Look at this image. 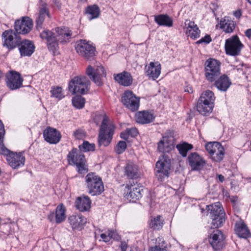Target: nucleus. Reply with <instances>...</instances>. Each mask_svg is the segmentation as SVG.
<instances>
[{
  "label": "nucleus",
  "mask_w": 251,
  "mask_h": 251,
  "mask_svg": "<svg viewBox=\"0 0 251 251\" xmlns=\"http://www.w3.org/2000/svg\"><path fill=\"white\" fill-rule=\"evenodd\" d=\"M72 31L67 27H57L51 30H44L40 34L42 39L47 41L49 50L55 54L58 50V43H66L71 38Z\"/></svg>",
  "instance_id": "obj_1"
},
{
  "label": "nucleus",
  "mask_w": 251,
  "mask_h": 251,
  "mask_svg": "<svg viewBox=\"0 0 251 251\" xmlns=\"http://www.w3.org/2000/svg\"><path fill=\"white\" fill-rule=\"evenodd\" d=\"M79 151L76 148H73L67 155V160L69 164L76 166L77 171L80 174L86 173L88 171V166L84 155L81 152L82 151H94L95 146L94 144H90L88 141H85L83 143L79 146Z\"/></svg>",
  "instance_id": "obj_2"
},
{
  "label": "nucleus",
  "mask_w": 251,
  "mask_h": 251,
  "mask_svg": "<svg viewBox=\"0 0 251 251\" xmlns=\"http://www.w3.org/2000/svg\"><path fill=\"white\" fill-rule=\"evenodd\" d=\"M3 45L8 49H13L19 47V51L21 56H30L31 55V42L25 40L21 41L19 35L13 36L12 30H6L2 34Z\"/></svg>",
  "instance_id": "obj_3"
},
{
  "label": "nucleus",
  "mask_w": 251,
  "mask_h": 251,
  "mask_svg": "<svg viewBox=\"0 0 251 251\" xmlns=\"http://www.w3.org/2000/svg\"><path fill=\"white\" fill-rule=\"evenodd\" d=\"M98 117L102 118L98 135V143L99 146L107 147L111 142L115 127L112 124H109V119L105 115H100Z\"/></svg>",
  "instance_id": "obj_4"
},
{
  "label": "nucleus",
  "mask_w": 251,
  "mask_h": 251,
  "mask_svg": "<svg viewBox=\"0 0 251 251\" xmlns=\"http://www.w3.org/2000/svg\"><path fill=\"white\" fill-rule=\"evenodd\" d=\"M85 179L87 192L91 196L100 195L104 191V185L101 178L96 173H88Z\"/></svg>",
  "instance_id": "obj_5"
},
{
  "label": "nucleus",
  "mask_w": 251,
  "mask_h": 251,
  "mask_svg": "<svg viewBox=\"0 0 251 251\" xmlns=\"http://www.w3.org/2000/svg\"><path fill=\"white\" fill-rule=\"evenodd\" d=\"M90 84V81L86 76H77L70 81L68 89L73 95L77 93L84 95L89 92Z\"/></svg>",
  "instance_id": "obj_6"
},
{
  "label": "nucleus",
  "mask_w": 251,
  "mask_h": 251,
  "mask_svg": "<svg viewBox=\"0 0 251 251\" xmlns=\"http://www.w3.org/2000/svg\"><path fill=\"white\" fill-rule=\"evenodd\" d=\"M208 213L212 220L211 227L218 228L221 226L225 221V213L220 202H215L208 206Z\"/></svg>",
  "instance_id": "obj_7"
},
{
  "label": "nucleus",
  "mask_w": 251,
  "mask_h": 251,
  "mask_svg": "<svg viewBox=\"0 0 251 251\" xmlns=\"http://www.w3.org/2000/svg\"><path fill=\"white\" fill-rule=\"evenodd\" d=\"M171 167V159L167 155H163L156 162L154 169V174L158 180L162 181L169 177Z\"/></svg>",
  "instance_id": "obj_8"
},
{
  "label": "nucleus",
  "mask_w": 251,
  "mask_h": 251,
  "mask_svg": "<svg viewBox=\"0 0 251 251\" xmlns=\"http://www.w3.org/2000/svg\"><path fill=\"white\" fill-rule=\"evenodd\" d=\"M221 63L215 59L209 58L204 64L205 76L207 81L213 82L220 76Z\"/></svg>",
  "instance_id": "obj_9"
},
{
  "label": "nucleus",
  "mask_w": 251,
  "mask_h": 251,
  "mask_svg": "<svg viewBox=\"0 0 251 251\" xmlns=\"http://www.w3.org/2000/svg\"><path fill=\"white\" fill-rule=\"evenodd\" d=\"M216 228L211 232H209L208 241L213 250L220 251L226 247V237L221 230Z\"/></svg>",
  "instance_id": "obj_10"
},
{
  "label": "nucleus",
  "mask_w": 251,
  "mask_h": 251,
  "mask_svg": "<svg viewBox=\"0 0 251 251\" xmlns=\"http://www.w3.org/2000/svg\"><path fill=\"white\" fill-rule=\"evenodd\" d=\"M75 49L80 56L88 60L96 55L95 47L84 40L77 41L75 45Z\"/></svg>",
  "instance_id": "obj_11"
},
{
  "label": "nucleus",
  "mask_w": 251,
  "mask_h": 251,
  "mask_svg": "<svg viewBox=\"0 0 251 251\" xmlns=\"http://www.w3.org/2000/svg\"><path fill=\"white\" fill-rule=\"evenodd\" d=\"M244 45L237 35H233L226 40L225 48L226 54L236 56L239 55Z\"/></svg>",
  "instance_id": "obj_12"
},
{
  "label": "nucleus",
  "mask_w": 251,
  "mask_h": 251,
  "mask_svg": "<svg viewBox=\"0 0 251 251\" xmlns=\"http://www.w3.org/2000/svg\"><path fill=\"white\" fill-rule=\"evenodd\" d=\"M86 74L89 78L99 86L103 84L102 78L106 75L104 68L101 66H97V68H93L89 65L86 69Z\"/></svg>",
  "instance_id": "obj_13"
},
{
  "label": "nucleus",
  "mask_w": 251,
  "mask_h": 251,
  "mask_svg": "<svg viewBox=\"0 0 251 251\" xmlns=\"http://www.w3.org/2000/svg\"><path fill=\"white\" fill-rule=\"evenodd\" d=\"M5 83L11 90L19 89L23 86V79L20 74L15 71H9L5 75Z\"/></svg>",
  "instance_id": "obj_14"
},
{
  "label": "nucleus",
  "mask_w": 251,
  "mask_h": 251,
  "mask_svg": "<svg viewBox=\"0 0 251 251\" xmlns=\"http://www.w3.org/2000/svg\"><path fill=\"white\" fill-rule=\"evenodd\" d=\"M122 102L128 109L132 112L138 109L140 104V99L130 90H126L122 97Z\"/></svg>",
  "instance_id": "obj_15"
},
{
  "label": "nucleus",
  "mask_w": 251,
  "mask_h": 251,
  "mask_svg": "<svg viewBox=\"0 0 251 251\" xmlns=\"http://www.w3.org/2000/svg\"><path fill=\"white\" fill-rule=\"evenodd\" d=\"M143 192V188L138 185H126L124 190V196L130 201L135 202L142 197Z\"/></svg>",
  "instance_id": "obj_16"
},
{
  "label": "nucleus",
  "mask_w": 251,
  "mask_h": 251,
  "mask_svg": "<svg viewBox=\"0 0 251 251\" xmlns=\"http://www.w3.org/2000/svg\"><path fill=\"white\" fill-rule=\"evenodd\" d=\"M14 28L15 32H13V36L15 34H25L29 32L31 28V19L28 17L22 18V20H17L15 22Z\"/></svg>",
  "instance_id": "obj_17"
},
{
  "label": "nucleus",
  "mask_w": 251,
  "mask_h": 251,
  "mask_svg": "<svg viewBox=\"0 0 251 251\" xmlns=\"http://www.w3.org/2000/svg\"><path fill=\"white\" fill-rule=\"evenodd\" d=\"M7 152L3 153L0 151V153L6 156V159L9 165L13 169H16L21 165H24L25 163V157L21 153H16L11 152L8 150Z\"/></svg>",
  "instance_id": "obj_18"
},
{
  "label": "nucleus",
  "mask_w": 251,
  "mask_h": 251,
  "mask_svg": "<svg viewBox=\"0 0 251 251\" xmlns=\"http://www.w3.org/2000/svg\"><path fill=\"white\" fill-rule=\"evenodd\" d=\"M44 140L50 144H56L61 140L62 135L60 132L57 129L48 126L43 131Z\"/></svg>",
  "instance_id": "obj_19"
},
{
  "label": "nucleus",
  "mask_w": 251,
  "mask_h": 251,
  "mask_svg": "<svg viewBox=\"0 0 251 251\" xmlns=\"http://www.w3.org/2000/svg\"><path fill=\"white\" fill-rule=\"evenodd\" d=\"M187 160L193 171L201 170L206 164L204 158L197 152L191 153L188 156Z\"/></svg>",
  "instance_id": "obj_20"
},
{
  "label": "nucleus",
  "mask_w": 251,
  "mask_h": 251,
  "mask_svg": "<svg viewBox=\"0 0 251 251\" xmlns=\"http://www.w3.org/2000/svg\"><path fill=\"white\" fill-rule=\"evenodd\" d=\"M47 6V3L41 1V4L39 6V14L36 20V28L39 31L43 28V24L45 20V16L47 15L49 18H51V16Z\"/></svg>",
  "instance_id": "obj_21"
},
{
  "label": "nucleus",
  "mask_w": 251,
  "mask_h": 251,
  "mask_svg": "<svg viewBox=\"0 0 251 251\" xmlns=\"http://www.w3.org/2000/svg\"><path fill=\"white\" fill-rule=\"evenodd\" d=\"M69 222L73 229L81 230L87 222L86 219L81 214L71 215L68 218Z\"/></svg>",
  "instance_id": "obj_22"
},
{
  "label": "nucleus",
  "mask_w": 251,
  "mask_h": 251,
  "mask_svg": "<svg viewBox=\"0 0 251 251\" xmlns=\"http://www.w3.org/2000/svg\"><path fill=\"white\" fill-rule=\"evenodd\" d=\"M155 119L153 113L149 111H139L135 114L136 122L141 124H147L152 122Z\"/></svg>",
  "instance_id": "obj_23"
},
{
  "label": "nucleus",
  "mask_w": 251,
  "mask_h": 251,
  "mask_svg": "<svg viewBox=\"0 0 251 251\" xmlns=\"http://www.w3.org/2000/svg\"><path fill=\"white\" fill-rule=\"evenodd\" d=\"M125 175L129 179H136L139 176L138 166L133 162L128 161L125 167Z\"/></svg>",
  "instance_id": "obj_24"
},
{
  "label": "nucleus",
  "mask_w": 251,
  "mask_h": 251,
  "mask_svg": "<svg viewBox=\"0 0 251 251\" xmlns=\"http://www.w3.org/2000/svg\"><path fill=\"white\" fill-rule=\"evenodd\" d=\"M214 82L215 86L223 92H226L231 85L230 79L226 75L220 76Z\"/></svg>",
  "instance_id": "obj_25"
},
{
  "label": "nucleus",
  "mask_w": 251,
  "mask_h": 251,
  "mask_svg": "<svg viewBox=\"0 0 251 251\" xmlns=\"http://www.w3.org/2000/svg\"><path fill=\"white\" fill-rule=\"evenodd\" d=\"M220 28L226 33H232L236 27V23L229 17L222 18L219 23Z\"/></svg>",
  "instance_id": "obj_26"
},
{
  "label": "nucleus",
  "mask_w": 251,
  "mask_h": 251,
  "mask_svg": "<svg viewBox=\"0 0 251 251\" xmlns=\"http://www.w3.org/2000/svg\"><path fill=\"white\" fill-rule=\"evenodd\" d=\"M114 78L120 85L124 86H128L131 85L133 81L131 74L126 71L114 75Z\"/></svg>",
  "instance_id": "obj_27"
},
{
  "label": "nucleus",
  "mask_w": 251,
  "mask_h": 251,
  "mask_svg": "<svg viewBox=\"0 0 251 251\" xmlns=\"http://www.w3.org/2000/svg\"><path fill=\"white\" fill-rule=\"evenodd\" d=\"M203 98H199L197 105V111L201 115L204 116L208 115L212 111L214 104L211 103L205 102V100L203 101Z\"/></svg>",
  "instance_id": "obj_28"
},
{
  "label": "nucleus",
  "mask_w": 251,
  "mask_h": 251,
  "mask_svg": "<svg viewBox=\"0 0 251 251\" xmlns=\"http://www.w3.org/2000/svg\"><path fill=\"white\" fill-rule=\"evenodd\" d=\"M75 203L76 208L81 212H84L90 208L91 201L88 196H82L76 199Z\"/></svg>",
  "instance_id": "obj_29"
},
{
  "label": "nucleus",
  "mask_w": 251,
  "mask_h": 251,
  "mask_svg": "<svg viewBox=\"0 0 251 251\" xmlns=\"http://www.w3.org/2000/svg\"><path fill=\"white\" fill-rule=\"evenodd\" d=\"M174 148L173 142L168 136H163L158 143V150L160 152H169Z\"/></svg>",
  "instance_id": "obj_30"
},
{
  "label": "nucleus",
  "mask_w": 251,
  "mask_h": 251,
  "mask_svg": "<svg viewBox=\"0 0 251 251\" xmlns=\"http://www.w3.org/2000/svg\"><path fill=\"white\" fill-rule=\"evenodd\" d=\"M235 231L237 235L241 238H247L250 236V232L247 225L243 221L236 223Z\"/></svg>",
  "instance_id": "obj_31"
},
{
  "label": "nucleus",
  "mask_w": 251,
  "mask_h": 251,
  "mask_svg": "<svg viewBox=\"0 0 251 251\" xmlns=\"http://www.w3.org/2000/svg\"><path fill=\"white\" fill-rule=\"evenodd\" d=\"M161 69V65L159 63L157 62L154 63L151 62L149 64L146 73L150 77L155 80L160 75Z\"/></svg>",
  "instance_id": "obj_32"
},
{
  "label": "nucleus",
  "mask_w": 251,
  "mask_h": 251,
  "mask_svg": "<svg viewBox=\"0 0 251 251\" xmlns=\"http://www.w3.org/2000/svg\"><path fill=\"white\" fill-rule=\"evenodd\" d=\"M155 22L160 26L172 27L173 25L172 18L167 14H159L154 15Z\"/></svg>",
  "instance_id": "obj_33"
},
{
  "label": "nucleus",
  "mask_w": 251,
  "mask_h": 251,
  "mask_svg": "<svg viewBox=\"0 0 251 251\" xmlns=\"http://www.w3.org/2000/svg\"><path fill=\"white\" fill-rule=\"evenodd\" d=\"M185 23L186 25V22ZM188 27H187L186 33L188 34L189 36L192 39H196L200 37V30L199 29L197 25L195 24L194 21H188Z\"/></svg>",
  "instance_id": "obj_34"
},
{
  "label": "nucleus",
  "mask_w": 251,
  "mask_h": 251,
  "mask_svg": "<svg viewBox=\"0 0 251 251\" xmlns=\"http://www.w3.org/2000/svg\"><path fill=\"white\" fill-rule=\"evenodd\" d=\"M224 155V148L221 143H219L213 153L211 155V157L215 162H220L223 159Z\"/></svg>",
  "instance_id": "obj_35"
},
{
  "label": "nucleus",
  "mask_w": 251,
  "mask_h": 251,
  "mask_svg": "<svg viewBox=\"0 0 251 251\" xmlns=\"http://www.w3.org/2000/svg\"><path fill=\"white\" fill-rule=\"evenodd\" d=\"M100 12L99 7L96 4L89 5L85 9V14L90 20L99 17Z\"/></svg>",
  "instance_id": "obj_36"
},
{
  "label": "nucleus",
  "mask_w": 251,
  "mask_h": 251,
  "mask_svg": "<svg viewBox=\"0 0 251 251\" xmlns=\"http://www.w3.org/2000/svg\"><path fill=\"white\" fill-rule=\"evenodd\" d=\"M65 207L63 204H59L56 208L55 210V222L59 224L65 220Z\"/></svg>",
  "instance_id": "obj_37"
},
{
  "label": "nucleus",
  "mask_w": 251,
  "mask_h": 251,
  "mask_svg": "<svg viewBox=\"0 0 251 251\" xmlns=\"http://www.w3.org/2000/svg\"><path fill=\"white\" fill-rule=\"evenodd\" d=\"M163 221L161 220L160 216L151 218L149 224L150 228L153 230H159L161 229L163 226Z\"/></svg>",
  "instance_id": "obj_38"
},
{
  "label": "nucleus",
  "mask_w": 251,
  "mask_h": 251,
  "mask_svg": "<svg viewBox=\"0 0 251 251\" xmlns=\"http://www.w3.org/2000/svg\"><path fill=\"white\" fill-rule=\"evenodd\" d=\"M176 149L179 151V153L183 156L186 157L187 152L192 150L193 146L192 144L187 143H184L182 144H178L176 145Z\"/></svg>",
  "instance_id": "obj_39"
},
{
  "label": "nucleus",
  "mask_w": 251,
  "mask_h": 251,
  "mask_svg": "<svg viewBox=\"0 0 251 251\" xmlns=\"http://www.w3.org/2000/svg\"><path fill=\"white\" fill-rule=\"evenodd\" d=\"M203 98L202 99V101L203 100H206L204 101L205 102L214 104L215 100V97L214 96V93L212 91L207 90L203 92L200 97V98Z\"/></svg>",
  "instance_id": "obj_40"
},
{
  "label": "nucleus",
  "mask_w": 251,
  "mask_h": 251,
  "mask_svg": "<svg viewBox=\"0 0 251 251\" xmlns=\"http://www.w3.org/2000/svg\"><path fill=\"white\" fill-rule=\"evenodd\" d=\"M85 103V99L80 95L76 96L72 99L73 106L77 109H82L83 108Z\"/></svg>",
  "instance_id": "obj_41"
},
{
  "label": "nucleus",
  "mask_w": 251,
  "mask_h": 251,
  "mask_svg": "<svg viewBox=\"0 0 251 251\" xmlns=\"http://www.w3.org/2000/svg\"><path fill=\"white\" fill-rule=\"evenodd\" d=\"M51 97L57 99L58 100H61L64 97L62 93V89L59 86H53L51 88L50 91Z\"/></svg>",
  "instance_id": "obj_42"
},
{
  "label": "nucleus",
  "mask_w": 251,
  "mask_h": 251,
  "mask_svg": "<svg viewBox=\"0 0 251 251\" xmlns=\"http://www.w3.org/2000/svg\"><path fill=\"white\" fill-rule=\"evenodd\" d=\"M167 244L162 237L156 239L155 245L151 248H156L158 250L167 251Z\"/></svg>",
  "instance_id": "obj_43"
},
{
  "label": "nucleus",
  "mask_w": 251,
  "mask_h": 251,
  "mask_svg": "<svg viewBox=\"0 0 251 251\" xmlns=\"http://www.w3.org/2000/svg\"><path fill=\"white\" fill-rule=\"evenodd\" d=\"M5 134V129L4 126L0 120V151L3 152V153L7 152V148L4 146L3 141V136Z\"/></svg>",
  "instance_id": "obj_44"
},
{
  "label": "nucleus",
  "mask_w": 251,
  "mask_h": 251,
  "mask_svg": "<svg viewBox=\"0 0 251 251\" xmlns=\"http://www.w3.org/2000/svg\"><path fill=\"white\" fill-rule=\"evenodd\" d=\"M126 147V143L125 141H120L116 145L115 151L118 154H121L125 151Z\"/></svg>",
  "instance_id": "obj_45"
},
{
  "label": "nucleus",
  "mask_w": 251,
  "mask_h": 251,
  "mask_svg": "<svg viewBox=\"0 0 251 251\" xmlns=\"http://www.w3.org/2000/svg\"><path fill=\"white\" fill-rule=\"evenodd\" d=\"M219 143V142H209L205 145V149L210 154V155L212 154V153H213L214 150L217 147Z\"/></svg>",
  "instance_id": "obj_46"
},
{
  "label": "nucleus",
  "mask_w": 251,
  "mask_h": 251,
  "mask_svg": "<svg viewBox=\"0 0 251 251\" xmlns=\"http://www.w3.org/2000/svg\"><path fill=\"white\" fill-rule=\"evenodd\" d=\"M108 237H109V241L111 239L118 241L120 239V237L118 234L114 230H108L107 232Z\"/></svg>",
  "instance_id": "obj_47"
},
{
  "label": "nucleus",
  "mask_w": 251,
  "mask_h": 251,
  "mask_svg": "<svg viewBox=\"0 0 251 251\" xmlns=\"http://www.w3.org/2000/svg\"><path fill=\"white\" fill-rule=\"evenodd\" d=\"M74 135L77 139L83 138L85 136V133L83 130L77 129L74 132Z\"/></svg>",
  "instance_id": "obj_48"
},
{
  "label": "nucleus",
  "mask_w": 251,
  "mask_h": 251,
  "mask_svg": "<svg viewBox=\"0 0 251 251\" xmlns=\"http://www.w3.org/2000/svg\"><path fill=\"white\" fill-rule=\"evenodd\" d=\"M128 136H130L132 137H136L138 134L137 128L135 127L126 129Z\"/></svg>",
  "instance_id": "obj_49"
},
{
  "label": "nucleus",
  "mask_w": 251,
  "mask_h": 251,
  "mask_svg": "<svg viewBox=\"0 0 251 251\" xmlns=\"http://www.w3.org/2000/svg\"><path fill=\"white\" fill-rule=\"evenodd\" d=\"M211 41V38L210 36L209 35H205L204 37L201 38L200 40H199L197 43L198 44L205 43L206 44H208Z\"/></svg>",
  "instance_id": "obj_50"
},
{
  "label": "nucleus",
  "mask_w": 251,
  "mask_h": 251,
  "mask_svg": "<svg viewBox=\"0 0 251 251\" xmlns=\"http://www.w3.org/2000/svg\"><path fill=\"white\" fill-rule=\"evenodd\" d=\"M119 247L121 251H126L127 248V243L126 241H121Z\"/></svg>",
  "instance_id": "obj_51"
},
{
  "label": "nucleus",
  "mask_w": 251,
  "mask_h": 251,
  "mask_svg": "<svg viewBox=\"0 0 251 251\" xmlns=\"http://www.w3.org/2000/svg\"><path fill=\"white\" fill-rule=\"evenodd\" d=\"M128 136L126 129L125 131L122 132L120 134L121 138L126 140L128 139Z\"/></svg>",
  "instance_id": "obj_52"
},
{
  "label": "nucleus",
  "mask_w": 251,
  "mask_h": 251,
  "mask_svg": "<svg viewBox=\"0 0 251 251\" xmlns=\"http://www.w3.org/2000/svg\"><path fill=\"white\" fill-rule=\"evenodd\" d=\"M233 15L237 19H239L241 15L242 12L240 9H238L233 12Z\"/></svg>",
  "instance_id": "obj_53"
},
{
  "label": "nucleus",
  "mask_w": 251,
  "mask_h": 251,
  "mask_svg": "<svg viewBox=\"0 0 251 251\" xmlns=\"http://www.w3.org/2000/svg\"><path fill=\"white\" fill-rule=\"evenodd\" d=\"M100 237L102 239L103 241L105 242L109 241V237L106 233H102L100 235Z\"/></svg>",
  "instance_id": "obj_54"
},
{
  "label": "nucleus",
  "mask_w": 251,
  "mask_h": 251,
  "mask_svg": "<svg viewBox=\"0 0 251 251\" xmlns=\"http://www.w3.org/2000/svg\"><path fill=\"white\" fill-rule=\"evenodd\" d=\"M48 219L50 221L52 222L54 220V218L55 219V213L54 212H51L48 216Z\"/></svg>",
  "instance_id": "obj_55"
},
{
  "label": "nucleus",
  "mask_w": 251,
  "mask_h": 251,
  "mask_svg": "<svg viewBox=\"0 0 251 251\" xmlns=\"http://www.w3.org/2000/svg\"><path fill=\"white\" fill-rule=\"evenodd\" d=\"M245 34L249 39H251V28L246 30Z\"/></svg>",
  "instance_id": "obj_56"
},
{
  "label": "nucleus",
  "mask_w": 251,
  "mask_h": 251,
  "mask_svg": "<svg viewBox=\"0 0 251 251\" xmlns=\"http://www.w3.org/2000/svg\"><path fill=\"white\" fill-rule=\"evenodd\" d=\"M185 92H187L189 93H193V89L192 87L187 86L185 87L184 89Z\"/></svg>",
  "instance_id": "obj_57"
},
{
  "label": "nucleus",
  "mask_w": 251,
  "mask_h": 251,
  "mask_svg": "<svg viewBox=\"0 0 251 251\" xmlns=\"http://www.w3.org/2000/svg\"><path fill=\"white\" fill-rule=\"evenodd\" d=\"M217 176H218L219 181L220 182L222 183L224 181V179H225V177H224V176H223L222 175H218Z\"/></svg>",
  "instance_id": "obj_58"
},
{
  "label": "nucleus",
  "mask_w": 251,
  "mask_h": 251,
  "mask_svg": "<svg viewBox=\"0 0 251 251\" xmlns=\"http://www.w3.org/2000/svg\"><path fill=\"white\" fill-rule=\"evenodd\" d=\"M54 3L56 5V6L58 8L61 7V3L58 0H54Z\"/></svg>",
  "instance_id": "obj_59"
},
{
  "label": "nucleus",
  "mask_w": 251,
  "mask_h": 251,
  "mask_svg": "<svg viewBox=\"0 0 251 251\" xmlns=\"http://www.w3.org/2000/svg\"><path fill=\"white\" fill-rule=\"evenodd\" d=\"M149 251H164L158 250L156 248H151Z\"/></svg>",
  "instance_id": "obj_60"
},
{
  "label": "nucleus",
  "mask_w": 251,
  "mask_h": 251,
  "mask_svg": "<svg viewBox=\"0 0 251 251\" xmlns=\"http://www.w3.org/2000/svg\"><path fill=\"white\" fill-rule=\"evenodd\" d=\"M34 48L35 46H34V45L32 44V53L34 52Z\"/></svg>",
  "instance_id": "obj_61"
},
{
  "label": "nucleus",
  "mask_w": 251,
  "mask_h": 251,
  "mask_svg": "<svg viewBox=\"0 0 251 251\" xmlns=\"http://www.w3.org/2000/svg\"><path fill=\"white\" fill-rule=\"evenodd\" d=\"M2 75V72L0 71V78H1V77Z\"/></svg>",
  "instance_id": "obj_62"
},
{
  "label": "nucleus",
  "mask_w": 251,
  "mask_h": 251,
  "mask_svg": "<svg viewBox=\"0 0 251 251\" xmlns=\"http://www.w3.org/2000/svg\"><path fill=\"white\" fill-rule=\"evenodd\" d=\"M248 1L251 4V0H248Z\"/></svg>",
  "instance_id": "obj_63"
}]
</instances>
